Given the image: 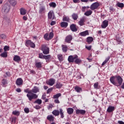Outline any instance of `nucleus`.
Instances as JSON below:
<instances>
[{"mask_svg":"<svg viewBox=\"0 0 124 124\" xmlns=\"http://www.w3.org/2000/svg\"><path fill=\"white\" fill-rule=\"evenodd\" d=\"M74 3H79L80 2V0H73Z\"/></svg>","mask_w":124,"mask_h":124,"instance_id":"bf43d9fd","label":"nucleus"},{"mask_svg":"<svg viewBox=\"0 0 124 124\" xmlns=\"http://www.w3.org/2000/svg\"><path fill=\"white\" fill-rule=\"evenodd\" d=\"M50 25L51 26H54V25H56V21H51Z\"/></svg>","mask_w":124,"mask_h":124,"instance_id":"680f3d73","label":"nucleus"},{"mask_svg":"<svg viewBox=\"0 0 124 124\" xmlns=\"http://www.w3.org/2000/svg\"><path fill=\"white\" fill-rule=\"evenodd\" d=\"M0 37L1 39H5V38H6V35L4 34H1L0 35Z\"/></svg>","mask_w":124,"mask_h":124,"instance_id":"de8ad7c7","label":"nucleus"},{"mask_svg":"<svg viewBox=\"0 0 124 124\" xmlns=\"http://www.w3.org/2000/svg\"><path fill=\"white\" fill-rule=\"evenodd\" d=\"M48 37H49V40H50V39H52V38H53V37H54V33L53 32H51L49 33Z\"/></svg>","mask_w":124,"mask_h":124,"instance_id":"09e8293b","label":"nucleus"},{"mask_svg":"<svg viewBox=\"0 0 124 124\" xmlns=\"http://www.w3.org/2000/svg\"><path fill=\"white\" fill-rule=\"evenodd\" d=\"M61 26L62 28H66L68 26V23L67 22H62L61 23Z\"/></svg>","mask_w":124,"mask_h":124,"instance_id":"cd10ccee","label":"nucleus"},{"mask_svg":"<svg viewBox=\"0 0 124 124\" xmlns=\"http://www.w3.org/2000/svg\"><path fill=\"white\" fill-rule=\"evenodd\" d=\"M54 107V106H53V105L52 104H49L48 106H47V109L48 110H50V109H52V108H53Z\"/></svg>","mask_w":124,"mask_h":124,"instance_id":"3c124183","label":"nucleus"},{"mask_svg":"<svg viewBox=\"0 0 124 124\" xmlns=\"http://www.w3.org/2000/svg\"><path fill=\"white\" fill-rule=\"evenodd\" d=\"M71 40H72V35H71L67 36L65 38V42H66L67 43H70Z\"/></svg>","mask_w":124,"mask_h":124,"instance_id":"9d476101","label":"nucleus"},{"mask_svg":"<svg viewBox=\"0 0 124 124\" xmlns=\"http://www.w3.org/2000/svg\"><path fill=\"white\" fill-rule=\"evenodd\" d=\"M16 84L17 86H22V85H23V79L21 78L17 79Z\"/></svg>","mask_w":124,"mask_h":124,"instance_id":"ddd939ff","label":"nucleus"},{"mask_svg":"<svg viewBox=\"0 0 124 124\" xmlns=\"http://www.w3.org/2000/svg\"><path fill=\"white\" fill-rule=\"evenodd\" d=\"M54 119H55V118L52 115H49L47 116V119L50 122H53V121H54Z\"/></svg>","mask_w":124,"mask_h":124,"instance_id":"b1692460","label":"nucleus"},{"mask_svg":"<svg viewBox=\"0 0 124 124\" xmlns=\"http://www.w3.org/2000/svg\"><path fill=\"white\" fill-rule=\"evenodd\" d=\"M62 21H66V22H69V17L64 16L62 18Z\"/></svg>","mask_w":124,"mask_h":124,"instance_id":"58836bf2","label":"nucleus"},{"mask_svg":"<svg viewBox=\"0 0 124 124\" xmlns=\"http://www.w3.org/2000/svg\"><path fill=\"white\" fill-rule=\"evenodd\" d=\"M58 58L60 61V62H62V54H59L58 55Z\"/></svg>","mask_w":124,"mask_h":124,"instance_id":"a18cd8bd","label":"nucleus"},{"mask_svg":"<svg viewBox=\"0 0 124 124\" xmlns=\"http://www.w3.org/2000/svg\"><path fill=\"white\" fill-rule=\"evenodd\" d=\"M114 110H115L114 107L109 106L107 109V112H108V113H111V112H113Z\"/></svg>","mask_w":124,"mask_h":124,"instance_id":"f3484780","label":"nucleus"},{"mask_svg":"<svg viewBox=\"0 0 124 124\" xmlns=\"http://www.w3.org/2000/svg\"><path fill=\"white\" fill-rule=\"evenodd\" d=\"M62 96V94H61L60 93H58L57 94L54 95L53 96V98L58 99V98H59L60 96Z\"/></svg>","mask_w":124,"mask_h":124,"instance_id":"72a5a7b5","label":"nucleus"},{"mask_svg":"<svg viewBox=\"0 0 124 124\" xmlns=\"http://www.w3.org/2000/svg\"><path fill=\"white\" fill-rule=\"evenodd\" d=\"M7 52L6 51L0 54V57L2 58H7Z\"/></svg>","mask_w":124,"mask_h":124,"instance_id":"f704fd0d","label":"nucleus"},{"mask_svg":"<svg viewBox=\"0 0 124 124\" xmlns=\"http://www.w3.org/2000/svg\"><path fill=\"white\" fill-rule=\"evenodd\" d=\"M72 17L73 20H77V19H78V15L77 14L74 13L72 15Z\"/></svg>","mask_w":124,"mask_h":124,"instance_id":"7c9ffc66","label":"nucleus"},{"mask_svg":"<svg viewBox=\"0 0 124 124\" xmlns=\"http://www.w3.org/2000/svg\"><path fill=\"white\" fill-rule=\"evenodd\" d=\"M93 40V38L92 37H89L87 38V42L88 43H91Z\"/></svg>","mask_w":124,"mask_h":124,"instance_id":"ea45409f","label":"nucleus"},{"mask_svg":"<svg viewBox=\"0 0 124 124\" xmlns=\"http://www.w3.org/2000/svg\"><path fill=\"white\" fill-rule=\"evenodd\" d=\"M109 10L110 11H115V10L114 9V8H113V7H110Z\"/></svg>","mask_w":124,"mask_h":124,"instance_id":"338daca9","label":"nucleus"},{"mask_svg":"<svg viewBox=\"0 0 124 124\" xmlns=\"http://www.w3.org/2000/svg\"><path fill=\"white\" fill-rule=\"evenodd\" d=\"M94 89H98V82H96L93 85Z\"/></svg>","mask_w":124,"mask_h":124,"instance_id":"603ef678","label":"nucleus"},{"mask_svg":"<svg viewBox=\"0 0 124 124\" xmlns=\"http://www.w3.org/2000/svg\"><path fill=\"white\" fill-rule=\"evenodd\" d=\"M56 89H61L62 87V84L60 82H57L55 85Z\"/></svg>","mask_w":124,"mask_h":124,"instance_id":"2f4dec72","label":"nucleus"},{"mask_svg":"<svg viewBox=\"0 0 124 124\" xmlns=\"http://www.w3.org/2000/svg\"><path fill=\"white\" fill-rule=\"evenodd\" d=\"M49 34L48 33H46L44 36V38L46 40H50L49 39Z\"/></svg>","mask_w":124,"mask_h":124,"instance_id":"37998d69","label":"nucleus"},{"mask_svg":"<svg viewBox=\"0 0 124 124\" xmlns=\"http://www.w3.org/2000/svg\"><path fill=\"white\" fill-rule=\"evenodd\" d=\"M46 98V94H44L42 96V99H45Z\"/></svg>","mask_w":124,"mask_h":124,"instance_id":"69168bd1","label":"nucleus"},{"mask_svg":"<svg viewBox=\"0 0 124 124\" xmlns=\"http://www.w3.org/2000/svg\"><path fill=\"white\" fill-rule=\"evenodd\" d=\"M39 92V88L36 86H34V88L31 90V93H36Z\"/></svg>","mask_w":124,"mask_h":124,"instance_id":"2eb2a0df","label":"nucleus"},{"mask_svg":"<svg viewBox=\"0 0 124 124\" xmlns=\"http://www.w3.org/2000/svg\"><path fill=\"white\" fill-rule=\"evenodd\" d=\"M16 92H17V93H21V92H22V91L21 90V89L17 88L16 89Z\"/></svg>","mask_w":124,"mask_h":124,"instance_id":"e2e57ef3","label":"nucleus"},{"mask_svg":"<svg viewBox=\"0 0 124 124\" xmlns=\"http://www.w3.org/2000/svg\"><path fill=\"white\" fill-rule=\"evenodd\" d=\"M56 82V80L54 78H50L48 80L46 81L47 85L49 86H53Z\"/></svg>","mask_w":124,"mask_h":124,"instance_id":"0eeeda50","label":"nucleus"},{"mask_svg":"<svg viewBox=\"0 0 124 124\" xmlns=\"http://www.w3.org/2000/svg\"><path fill=\"white\" fill-rule=\"evenodd\" d=\"M13 61L16 62H19L21 61V57L18 55H15L13 58Z\"/></svg>","mask_w":124,"mask_h":124,"instance_id":"4468645a","label":"nucleus"},{"mask_svg":"<svg viewBox=\"0 0 124 124\" xmlns=\"http://www.w3.org/2000/svg\"><path fill=\"white\" fill-rule=\"evenodd\" d=\"M8 1L13 6H15V5L17 4V1L15 0H8Z\"/></svg>","mask_w":124,"mask_h":124,"instance_id":"a878e982","label":"nucleus"},{"mask_svg":"<svg viewBox=\"0 0 124 124\" xmlns=\"http://www.w3.org/2000/svg\"><path fill=\"white\" fill-rule=\"evenodd\" d=\"M123 78L121 76H113L110 78V81L114 86H121L123 84Z\"/></svg>","mask_w":124,"mask_h":124,"instance_id":"f257e3e1","label":"nucleus"},{"mask_svg":"<svg viewBox=\"0 0 124 124\" xmlns=\"http://www.w3.org/2000/svg\"><path fill=\"white\" fill-rule=\"evenodd\" d=\"M4 50L5 52H6V51H9V46H5L4 47Z\"/></svg>","mask_w":124,"mask_h":124,"instance_id":"8fccbe9b","label":"nucleus"},{"mask_svg":"<svg viewBox=\"0 0 124 124\" xmlns=\"http://www.w3.org/2000/svg\"><path fill=\"white\" fill-rule=\"evenodd\" d=\"M34 108L36 109L37 110H38L39 109H40V106L37 105L34 107Z\"/></svg>","mask_w":124,"mask_h":124,"instance_id":"052dcab7","label":"nucleus"},{"mask_svg":"<svg viewBox=\"0 0 124 124\" xmlns=\"http://www.w3.org/2000/svg\"><path fill=\"white\" fill-rule=\"evenodd\" d=\"M81 62H82V61L81 60L78 59V58H77V59H76L75 60V62H76V63L79 64Z\"/></svg>","mask_w":124,"mask_h":124,"instance_id":"c03bdc74","label":"nucleus"},{"mask_svg":"<svg viewBox=\"0 0 124 124\" xmlns=\"http://www.w3.org/2000/svg\"><path fill=\"white\" fill-rule=\"evenodd\" d=\"M62 52L64 53H66V52H67V49H68V47L66 46V45H62Z\"/></svg>","mask_w":124,"mask_h":124,"instance_id":"412c9836","label":"nucleus"},{"mask_svg":"<svg viewBox=\"0 0 124 124\" xmlns=\"http://www.w3.org/2000/svg\"><path fill=\"white\" fill-rule=\"evenodd\" d=\"M67 112L69 115H71L72 114H73L74 109L72 108H67Z\"/></svg>","mask_w":124,"mask_h":124,"instance_id":"dca6fc26","label":"nucleus"},{"mask_svg":"<svg viewBox=\"0 0 124 124\" xmlns=\"http://www.w3.org/2000/svg\"><path fill=\"white\" fill-rule=\"evenodd\" d=\"M20 12L21 15H26V14H27V10L25 9L24 8H21L20 9Z\"/></svg>","mask_w":124,"mask_h":124,"instance_id":"aec40b11","label":"nucleus"},{"mask_svg":"<svg viewBox=\"0 0 124 124\" xmlns=\"http://www.w3.org/2000/svg\"><path fill=\"white\" fill-rule=\"evenodd\" d=\"M45 11V7L42 6L40 7L39 13H44Z\"/></svg>","mask_w":124,"mask_h":124,"instance_id":"c85d7f7f","label":"nucleus"},{"mask_svg":"<svg viewBox=\"0 0 124 124\" xmlns=\"http://www.w3.org/2000/svg\"><path fill=\"white\" fill-rule=\"evenodd\" d=\"M26 43L27 45H28V46H30L31 47V48H34V47H35V44H34V43H33L32 42H31V41L30 40H27Z\"/></svg>","mask_w":124,"mask_h":124,"instance_id":"1a4fd4ad","label":"nucleus"},{"mask_svg":"<svg viewBox=\"0 0 124 124\" xmlns=\"http://www.w3.org/2000/svg\"><path fill=\"white\" fill-rule=\"evenodd\" d=\"M25 93H28L27 96L30 101H31L32 99H34L35 98H37L38 96L36 94H34L31 93V91H29V89H26L24 90Z\"/></svg>","mask_w":124,"mask_h":124,"instance_id":"f03ea898","label":"nucleus"},{"mask_svg":"<svg viewBox=\"0 0 124 124\" xmlns=\"http://www.w3.org/2000/svg\"><path fill=\"white\" fill-rule=\"evenodd\" d=\"M59 114L61 115V119H63V118H64L63 110H62V108L59 109Z\"/></svg>","mask_w":124,"mask_h":124,"instance_id":"a211bd4d","label":"nucleus"},{"mask_svg":"<svg viewBox=\"0 0 124 124\" xmlns=\"http://www.w3.org/2000/svg\"><path fill=\"white\" fill-rule=\"evenodd\" d=\"M52 113L54 116L60 115V111L58 110L55 109L52 112Z\"/></svg>","mask_w":124,"mask_h":124,"instance_id":"393cba45","label":"nucleus"},{"mask_svg":"<svg viewBox=\"0 0 124 124\" xmlns=\"http://www.w3.org/2000/svg\"><path fill=\"white\" fill-rule=\"evenodd\" d=\"M34 103H37V104H39V105H40V104L42 103V100H41V99H38L34 102Z\"/></svg>","mask_w":124,"mask_h":124,"instance_id":"a19ab883","label":"nucleus"},{"mask_svg":"<svg viewBox=\"0 0 124 124\" xmlns=\"http://www.w3.org/2000/svg\"><path fill=\"white\" fill-rule=\"evenodd\" d=\"M108 26V20H104L103 22V24L101 25V28L102 29H106Z\"/></svg>","mask_w":124,"mask_h":124,"instance_id":"f8f14e48","label":"nucleus"},{"mask_svg":"<svg viewBox=\"0 0 124 124\" xmlns=\"http://www.w3.org/2000/svg\"><path fill=\"white\" fill-rule=\"evenodd\" d=\"M93 13V11L92 10L87 11L86 12L84 13V15L86 16H90V15H92Z\"/></svg>","mask_w":124,"mask_h":124,"instance_id":"473e14b6","label":"nucleus"},{"mask_svg":"<svg viewBox=\"0 0 124 124\" xmlns=\"http://www.w3.org/2000/svg\"><path fill=\"white\" fill-rule=\"evenodd\" d=\"M24 111L25 112V113H29L30 112V109H29V108H24Z\"/></svg>","mask_w":124,"mask_h":124,"instance_id":"4d7b16f0","label":"nucleus"},{"mask_svg":"<svg viewBox=\"0 0 124 124\" xmlns=\"http://www.w3.org/2000/svg\"><path fill=\"white\" fill-rule=\"evenodd\" d=\"M84 23H85V18L82 17V18H80L78 24L79 26H84Z\"/></svg>","mask_w":124,"mask_h":124,"instance_id":"5701e85b","label":"nucleus"},{"mask_svg":"<svg viewBox=\"0 0 124 124\" xmlns=\"http://www.w3.org/2000/svg\"><path fill=\"white\" fill-rule=\"evenodd\" d=\"M12 114L15 115V116H19L20 115V111L15 110L13 111Z\"/></svg>","mask_w":124,"mask_h":124,"instance_id":"e433bc0d","label":"nucleus"},{"mask_svg":"<svg viewBox=\"0 0 124 124\" xmlns=\"http://www.w3.org/2000/svg\"><path fill=\"white\" fill-rule=\"evenodd\" d=\"M48 19H51L52 20L55 19V15L54 14V12H53V11H50L48 13Z\"/></svg>","mask_w":124,"mask_h":124,"instance_id":"6e6552de","label":"nucleus"},{"mask_svg":"<svg viewBox=\"0 0 124 124\" xmlns=\"http://www.w3.org/2000/svg\"><path fill=\"white\" fill-rule=\"evenodd\" d=\"M109 60H110V57H108L106 59V60H105V61L102 63V66H103V65H105V64H106V63H107L109 61Z\"/></svg>","mask_w":124,"mask_h":124,"instance_id":"4c0bfd02","label":"nucleus"},{"mask_svg":"<svg viewBox=\"0 0 124 124\" xmlns=\"http://www.w3.org/2000/svg\"><path fill=\"white\" fill-rule=\"evenodd\" d=\"M2 84H3V85H6V84H7V81L5 79H3L2 80Z\"/></svg>","mask_w":124,"mask_h":124,"instance_id":"6e6d98bb","label":"nucleus"},{"mask_svg":"<svg viewBox=\"0 0 124 124\" xmlns=\"http://www.w3.org/2000/svg\"><path fill=\"white\" fill-rule=\"evenodd\" d=\"M85 48L87 49V50H91L92 49V46H86Z\"/></svg>","mask_w":124,"mask_h":124,"instance_id":"5fc2aeb1","label":"nucleus"},{"mask_svg":"<svg viewBox=\"0 0 124 124\" xmlns=\"http://www.w3.org/2000/svg\"><path fill=\"white\" fill-rule=\"evenodd\" d=\"M117 6H118V7H120L121 8H123V7H124V3L118 2L117 3Z\"/></svg>","mask_w":124,"mask_h":124,"instance_id":"79ce46f5","label":"nucleus"},{"mask_svg":"<svg viewBox=\"0 0 124 124\" xmlns=\"http://www.w3.org/2000/svg\"><path fill=\"white\" fill-rule=\"evenodd\" d=\"M10 10V5L5 4H4L2 8V12L3 13H8Z\"/></svg>","mask_w":124,"mask_h":124,"instance_id":"7ed1b4c3","label":"nucleus"},{"mask_svg":"<svg viewBox=\"0 0 124 124\" xmlns=\"http://www.w3.org/2000/svg\"><path fill=\"white\" fill-rule=\"evenodd\" d=\"M45 60H49V59H51V55H44V58Z\"/></svg>","mask_w":124,"mask_h":124,"instance_id":"49530a36","label":"nucleus"},{"mask_svg":"<svg viewBox=\"0 0 124 124\" xmlns=\"http://www.w3.org/2000/svg\"><path fill=\"white\" fill-rule=\"evenodd\" d=\"M78 58L77 55H75L74 56L71 55L68 57V61L69 62H74L75 60Z\"/></svg>","mask_w":124,"mask_h":124,"instance_id":"39448f33","label":"nucleus"},{"mask_svg":"<svg viewBox=\"0 0 124 124\" xmlns=\"http://www.w3.org/2000/svg\"><path fill=\"white\" fill-rule=\"evenodd\" d=\"M41 50L43 51V54L45 55H48V54L49 53V47H47L45 45L42 46Z\"/></svg>","mask_w":124,"mask_h":124,"instance_id":"20e7f679","label":"nucleus"},{"mask_svg":"<svg viewBox=\"0 0 124 124\" xmlns=\"http://www.w3.org/2000/svg\"><path fill=\"white\" fill-rule=\"evenodd\" d=\"M44 56H45V55H44L43 54H42V53H40V54H39V58L40 59H44Z\"/></svg>","mask_w":124,"mask_h":124,"instance_id":"864d4df0","label":"nucleus"},{"mask_svg":"<svg viewBox=\"0 0 124 124\" xmlns=\"http://www.w3.org/2000/svg\"><path fill=\"white\" fill-rule=\"evenodd\" d=\"M52 91H53L52 88L48 89L47 91V93H51V92H52Z\"/></svg>","mask_w":124,"mask_h":124,"instance_id":"13d9d810","label":"nucleus"},{"mask_svg":"<svg viewBox=\"0 0 124 124\" xmlns=\"http://www.w3.org/2000/svg\"><path fill=\"white\" fill-rule=\"evenodd\" d=\"M54 102L59 104V103H60V101L59 100V99H56L54 100Z\"/></svg>","mask_w":124,"mask_h":124,"instance_id":"0e129e2a","label":"nucleus"},{"mask_svg":"<svg viewBox=\"0 0 124 124\" xmlns=\"http://www.w3.org/2000/svg\"><path fill=\"white\" fill-rule=\"evenodd\" d=\"M79 34L81 36H86V35H89V31L87 30L81 32L79 33Z\"/></svg>","mask_w":124,"mask_h":124,"instance_id":"6ab92c4d","label":"nucleus"},{"mask_svg":"<svg viewBox=\"0 0 124 124\" xmlns=\"http://www.w3.org/2000/svg\"><path fill=\"white\" fill-rule=\"evenodd\" d=\"M75 90L77 93H81V92H82V88L79 86H75Z\"/></svg>","mask_w":124,"mask_h":124,"instance_id":"bb28decb","label":"nucleus"},{"mask_svg":"<svg viewBox=\"0 0 124 124\" xmlns=\"http://www.w3.org/2000/svg\"><path fill=\"white\" fill-rule=\"evenodd\" d=\"M35 66L37 67V68H40L42 66V63H41V62H36Z\"/></svg>","mask_w":124,"mask_h":124,"instance_id":"c756f323","label":"nucleus"},{"mask_svg":"<svg viewBox=\"0 0 124 124\" xmlns=\"http://www.w3.org/2000/svg\"><path fill=\"white\" fill-rule=\"evenodd\" d=\"M49 5L50 7H53V8H55L57 6V4L54 2L49 3Z\"/></svg>","mask_w":124,"mask_h":124,"instance_id":"c9c22d12","label":"nucleus"},{"mask_svg":"<svg viewBox=\"0 0 124 124\" xmlns=\"http://www.w3.org/2000/svg\"><path fill=\"white\" fill-rule=\"evenodd\" d=\"M99 6V4L98 2L93 3L90 7L91 10H94L96 9Z\"/></svg>","mask_w":124,"mask_h":124,"instance_id":"423d86ee","label":"nucleus"},{"mask_svg":"<svg viewBox=\"0 0 124 124\" xmlns=\"http://www.w3.org/2000/svg\"><path fill=\"white\" fill-rule=\"evenodd\" d=\"M72 31H77V29L76 28V25L75 24H72L70 27Z\"/></svg>","mask_w":124,"mask_h":124,"instance_id":"4be33fe9","label":"nucleus"},{"mask_svg":"<svg viewBox=\"0 0 124 124\" xmlns=\"http://www.w3.org/2000/svg\"><path fill=\"white\" fill-rule=\"evenodd\" d=\"M118 124H124V122L122 121H118Z\"/></svg>","mask_w":124,"mask_h":124,"instance_id":"774afa93","label":"nucleus"},{"mask_svg":"<svg viewBox=\"0 0 124 124\" xmlns=\"http://www.w3.org/2000/svg\"><path fill=\"white\" fill-rule=\"evenodd\" d=\"M76 114H77V115H79L80 114L81 115H84L86 114V110L83 109H77Z\"/></svg>","mask_w":124,"mask_h":124,"instance_id":"9b49d317","label":"nucleus"}]
</instances>
